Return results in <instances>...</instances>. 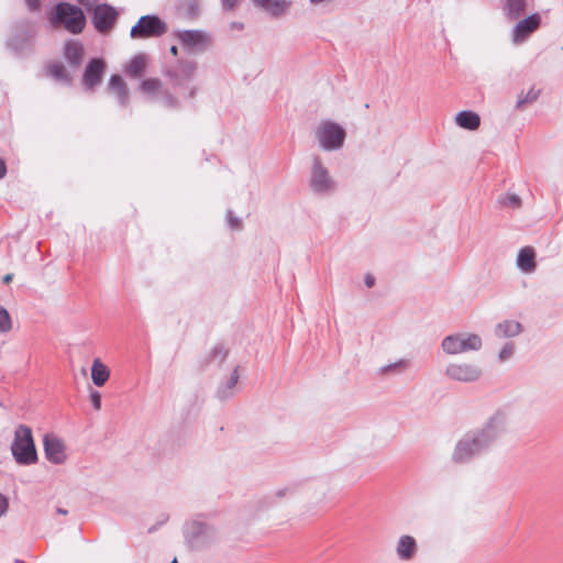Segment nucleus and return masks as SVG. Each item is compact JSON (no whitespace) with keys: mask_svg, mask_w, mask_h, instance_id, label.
<instances>
[{"mask_svg":"<svg viewBox=\"0 0 563 563\" xmlns=\"http://www.w3.org/2000/svg\"><path fill=\"white\" fill-rule=\"evenodd\" d=\"M54 26H63L73 34L81 33L86 25L82 10L69 2H58L51 18Z\"/></svg>","mask_w":563,"mask_h":563,"instance_id":"1","label":"nucleus"},{"mask_svg":"<svg viewBox=\"0 0 563 563\" xmlns=\"http://www.w3.org/2000/svg\"><path fill=\"white\" fill-rule=\"evenodd\" d=\"M11 450L18 463L31 464L35 462L36 451L32 438V431L29 427L19 426L16 428Z\"/></svg>","mask_w":563,"mask_h":563,"instance_id":"2","label":"nucleus"},{"mask_svg":"<svg viewBox=\"0 0 563 563\" xmlns=\"http://www.w3.org/2000/svg\"><path fill=\"white\" fill-rule=\"evenodd\" d=\"M166 32V23L157 15H143L132 26L130 35L132 38H148L162 36Z\"/></svg>","mask_w":563,"mask_h":563,"instance_id":"3","label":"nucleus"},{"mask_svg":"<svg viewBox=\"0 0 563 563\" xmlns=\"http://www.w3.org/2000/svg\"><path fill=\"white\" fill-rule=\"evenodd\" d=\"M482 347V339L477 334H455L444 338L442 349L448 354L477 351Z\"/></svg>","mask_w":563,"mask_h":563,"instance_id":"4","label":"nucleus"},{"mask_svg":"<svg viewBox=\"0 0 563 563\" xmlns=\"http://www.w3.org/2000/svg\"><path fill=\"white\" fill-rule=\"evenodd\" d=\"M317 137L324 150H334L343 144L345 132L336 123L324 121L317 130Z\"/></svg>","mask_w":563,"mask_h":563,"instance_id":"5","label":"nucleus"},{"mask_svg":"<svg viewBox=\"0 0 563 563\" xmlns=\"http://www.w3.org/2000/svg\"><path fill=\"white\" fill-rule=\"evenodd\" d=\"M119 12L108 3H100L93 10L92 24L99 33L108 34L114 27Z\"/></svg>","mask_w":563,"mask_h":563,"instance_id":"6","label":"nucleus"},{"mask_svg":"<svg viewBox=\"0 0 563 563\" xmlns=\"http://www.w3.org/2000/svg\"><path fill=\"white\" fill-rule=\"evenodd\" d=\"M541 18L534 13L521 20L515 27L512 40L515 43H521L530 36L540 25Z\"/></svg>","mask_w":563,"mask_h":563,"instance_id":"7","label":"nucleus"},{"mask_svg":"<svg viewBox=\"0 0 563 563\" xmlns=\"http://www.w3.org/2000/svg\"><path fill=\"white\" fill-rule=\"evenodd\" d=\"M44 450L46 457L53 463L59 464L66 460L65 445L56 437L44 438Z\"/></svg>","mask_w":563,"mask_h":563,"instance_id":"8","label":"nucleus"},{"mask_svg":"<svg viewBox=\"0 0 563 563\" xmlns=\"http://www.w3.org/2000/svg\"><path fill=\"white\" fill-rule=\"evenodd\" d=\"M446 374L453 379L470 382L476 379L481 373L475 366L455 363L446 368Z\"/></svg>","mask_w":563,"mask_h":563,"instance_id":"9","label":"nucleus"},{"mask_svg":"<svg viewBox=\"0 0 563 563\" xmlns=\"http://www.w3.org/2000/svg\"><path fill=\"white\" fill-rule=\"evenodd\" d=\"M104 70V64L101 59H92L86 67L84 73V84L92 89L100 81Z\"/></svg>","mask_w":563,"mask_h":563,"instance_id":"10","label":"nucleus"},{"mask_svg":"<svg viewBox=\"0 0 563 563\" xmlns=\"http://www.w3.org/2000/svg\"><path fill=\"white\" fill-rule=\"evenodd\" d=\"M177 38L187 48L202 47L208 43L207 35L201 31H181Z\"/></svg>","mask_w":563,"mask_h":563,"instance_id":"11","label":"nucleus"},{"mask_svg":"<svg viewBox=\"0 0 563 563\" xmlns=\"http://www.w3.org/2000/svg\"><path fill=\"white\" fill-rule=\"evenodd\" d=\"M517 265L525 273H532L536 269V252L533 247L525 246L519 251Z\"/></svg>","mask_w":563,"mask_h":563,"instance_id":"12","label":"nucleus"},{"mask_svg":"<svg viewBox=\"0 0 563 563\" xmlns=\"http://www.w3.org/2000/svg\"><path fill=\"white\" fill-rule=\"evenodd\" d=\"M311 184L317 191H324L331 187L328 172L319 162L314 164Z\"/></svg>","mask_w":563,"mask_h":563,"instance_id":"13","label":"nucleus"},{"mask_svg":"<svg viewBox=\"0 0 563 563\" xmlns=\"http://www.w3.org/2000/svg\"><path fill=\"white\" fill-rule=\"evenodd\" d=\"M109 367L100 358H95L91 365L92 383L98 387H102L109 380Z\"/></svg>","mask_w":563,"mask_h":563,"instance_id":"14","label":"nucleus"},{"mask_svg":"<svg viewBox=\"0 0 563 563\" xmlns=\"http://www.w3.org/2000/svg\"><path fill=\"white\" fill-rule=\"evenodd\" d=\"M397 554L402 560H410L417 551V543L411 536H402L397 543Z\"/></svg>","mask_w":563,"mask_h":563,"instance_id":"15","label":"nucleus"},{"mask_svg":"<svg viewBox=\"0 0 563 563\" xmlns=\"http://www.w3.org/2000/svg\"><path fill=\"white\" fill-rule=\"evenodd\" d=\"M455 122L459 126L473 131L479 126L481 119L473 111H461L456 114Z\"/></svg>","mask_w":563,"mask_h":563,"instance_id":"16","label":"nucleus"},{"mask_svg":"<svg viewBox=\"0 0 563 563\" xmlns=\"http://www.w3.org/2000/svg\"><path fill=\"white\" fill-rule=\"evenodd\" d=\"M478 441L475 439L459 442L454 451V460L457 462H462L467 456L473 454L478 449Z\"/></svg>","mask_w":563,"mask_h":563,"instance_id":"17","label":"nucleus"},{"mask_svg":"<svg viewBox=\"0 0 563 563\" xmlns=\"http://www.w3.org/2000/svg\"><path fill=\"white\" fill-rule=\"evenodd\" d=\"M64 54L70 64L77 66L82 59L84 48L78 42L69 41L65 44Z\"/></svg>","mask_w":563,"mask_h":563,"instance_id":"18","label":"nucleus"},{"mask_svg":"<svg viewBox=\"0 0 563 563\" xmlns=\"http://www.w3.org/2000/svg\"><path fill=\"white\" fill-rule=\"evenodd\" d=\"M147 66V58L145 55L134 56L126 65L125 73L131 77L141 76Z\"/></svg>","mask_w":563,"mask_h":563,"instance_id":"19","label":"nucleus"},{"mask_svg":"<svg viewBox=\"0 0 563 563\" xmlns=\"http://www.w3.org/2000/svg\"><path fill=\"white\" fill-rule=\"evenodd\" d=\"M109 87L118 95L121 102L125 103L128 98V89L124 80L119 75L111 76Z\"/></svg>","mask_w":563,"mask_h":563,"instance_id":"20","label":"nucleus"},{"mask_svg":"<svg viewBox=\"0 0 563 563\" xmlns=\"http://www.w3.org/2000/svg\"><path fill=\"white\" fill-rule=\"evenodd\" d=\"M521 330V325L517 321H505L496 328V334L500 338L514 336Z\"/></svg>","mask_w":563,"mask_h":563,"instance_id":"21","label":"nucleus"},{"mask_svg":"<svg viewBox=\"0 0 563 563\" xmlns=\"http://www.w3.org/2000/svg\"><path fill=\"white\" fill-rule=\"evenodd\" d=\"M46 73L48 76L57 80H68V75L65 66L60 62H51L46 66Z\"/></svg>","mask_w":563,"mask_h":563,"instance_id":"22","label":"nucleus"},{"mask_svg":"<svg viewBox=\"0 0 563 563\" xmlns=\"http://www.w3.org/2000/svg\"><path fill=\"white\" fill-rule=\"evenodd\" d=\"M258 3L264 11H266L267 13H269L272 15L277 16L286 10L288 2H258Z\"/></svg>","mask_w":563,"mask_h":563,"instance_id":"23","label":"nucleus"},{"mask_svg":"<svg viewBox=\"0 0 563 563\" xmlns=\"http://www.w3.org/2000/svg\"><path fill=\"white\" fill-rule=\"evenodd\" d=\"M141 88L147 95H155L161 91L162 81L157 78H147L141 84Z\"/></svg>","mask_w":563,"mask_h":563,"instance_id":"24","label":"nucleus"},{"mask_svg":"<svg viewBox=\"0 0 563 563\" xmlns=\"http://www.w3.org/2000/svg\"><path fill=\"white\" fill-rule=\"evenodd\" d=\"M11 329H12L11 317L4 308L0 307V332L5 333V332L11 331Z\"/></svg>","mask_w":563,"mask_h":563,"instance_id":"25","label":"nucleus"},{"mask_svg":"<svg viewBox=\"0 0 563 563\" xmlns=\"http://www.w3.org/2000/svg\"><path fill=\"white\" fill-rule=\"evenodd\" d=\"M512 352H514L512 344L505 345L499 353L500 361H506L508 357L511 356Z\"/></svg>","mask_w":563,"mask_h":563,"instance_id":"26","label":"nucleus"},{"mask_svg":"<svg viewBox=\"0 0 563 563\" xmlns=\"http://www.w3.org/2000/svg\"><path fill=\"white\" fill-rule=\"evenodd\" d=\"M520 198L516 195H509L505 198V203L508 206H511L514 208H517L520 206Z\"/></svg>","mask_w":563,"mask_h":563,"instance_id":"27","label":"nucleus"},{"mask_svg":"<svg viewBox=\"0 0 563 563\" xmlns=\"http://www.w3.org/2000/svg\"><path fill=\"white\" fill-rule=\"evenodd\" d=\"M90 398H91V402L93 405V408L96 410H99L101 408V396L98 391H93L91 395H90Z\"/></svg>","mask_w":563,"mask_h":563,"instance_id":"28","label":"nucleus"},{"mask_svg":"<svg viewBox=\"0 0 563 563\" xmlns=\"http://www.w3.org/2000/svg\"><path fill=\"white\" fill-rule=\"evenodd\" d=\"M8 506V499L2 494H0V517L7 512Z\"/></svg>","mask_w":563,"mask_h":563,"instance_id":"29","label":"nucleus"},{"mask_svg":"<svg viewBox=\"0 0 563 563\" xmlns=\"http://www.w3.org/2000/svg\"><path fill=\"white\" fill-rule=\"evenodd\" d=\"M364 280H365V284H366L367 287L371 288V287L374 286L375 278L372 275H369V274L366 275Z\"/></svg>","mask_w":563,"mask_h":563,"instance_id":"30","label":"nucleus"},{"mask_svg":"<svg viewBox=\"0 0 563 563\" xmlns=\"http://www.w3.org/2000/svg\"><path fill=\"white\" fill-rule=\"evenodd\" d=\"M7 173V166L4 161L0 159V178H3Z\"/></svg>","mask_w":563,"mask_h":563,"instance_id":"31","label":"nucleus"},{"mask_svg":"<svg viewBox=\"0 0 563 563\" xmlns=\"http://www.w3.org/2000/svg\"><path fill=\"white\" fill-rule=\"evenodd\" d=\"M238 382V372L236 369L233 372L232 376H231V384L232 385H235Z\"/></svg>","mask_w":563,"mask_h":563,"instance_id":"32","label":"nucleus"},{"mask_svg":"<svg viewBox=\"0 0 563 563\" xmlns=\"http://www.w3.org/2000/svg\"><path fill=\"white\" fill-rule=\"evenodd\" d=\"M11 279H12V275H11V274H8V275H5V276L3 277V282H4V283H7V284H8V283H10V282H11Z\"/></svg>","mask_w":563,"mask_h":563,"instance_id":"33","label":"nucleus"},{"mask_svg":"<svg viewBox=\"0 0 563 563\" xmlns=\"http://www.w3.org/2000/svg\"><path fill=\"white\" fill-rule=\"evenodd\" d=\"M170 53L174 55V56H177L178 54V48L176 46H172L170 47Z\"/></svg>","mask_w":563,"mask_h":563,"instance_id":"34","label":"nucleus"},{"mask_svg":"<svg viewBox=\"0 0 563 563\" xmlns=\"http://www.w3.org/2000/svg\"><path fill=\"white\" fill-rule=\"evenodd\" d=\"M58 512L62 514V515H66L67 514V511L62 509V508L58 509Z\"/></svg>","mask_w":563,"mask_h":563,"instance_id":"35","label":"nucleus"},{"mask_svg":"<svg viewBox=\"0 0 563 563\" xmlns=\"http://www.w3.org/2000/svg\"><path fill=\"white\" fill-rule=\"evenodd\" d=\"M523 102H525L523 100H520V101L518 102V107H521V104H522Z\"/></svg>","mask_w":563,"mask_h":563,"instance_id":"36","label":"nucleus"}]
</instances>
